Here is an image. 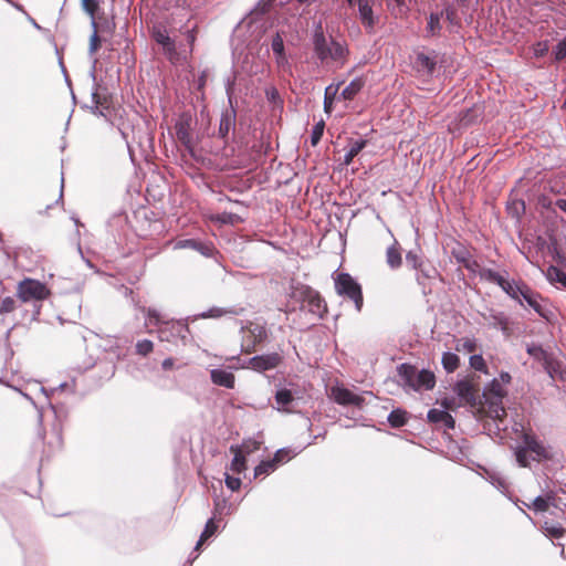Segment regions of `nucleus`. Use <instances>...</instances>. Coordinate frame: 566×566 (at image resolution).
I'll return each mask as SVG.
<instances>
[{
	"label": "nucleus",
	"instance_id": "5701e85b",
	"mask_svg": "<svg viewBox=\"0 0 566 566\" xmlns=\"http://www.w3.org/2000/svg\"><path fill=\"white\" fill-rule=\"evenodd\" d=\"M510 297L518 301L520 304H523L521 298H520V295L523 291L522 287L525 286V283H515L514 281L513 282H510L507 281L505 277L503 279V281L500 283L499 285Z\"/></svg>",
	"mask_w": 566,
	"mask_h": 566
},
{
	"label": "nucleus",
	"instance_id": "f8f14e48",
	"mask_svg": "<svg viewBox=\"0 0 566 566\" xmlns=\"http://www.w3.org/2000/svg\"><path fill=\"white\" fill-rule=\"evenodd\" d=\"M242 331H247L252 338L251 342H247V344L243 345V350L245 353H252L258 344L268 338V331L265 326L256 323H250L247 327H243Z\"/></svg>",
	"mask_w": 566,
	"mask_h": 566
},
{
	"label": "nucleus",
	"instance_id": "0eeeda50",
	"mask_svg": "<svg viewBox=\"0 0 566 566\" xmlns=\"http://www.w3.org/2000/svg\"><path fill=\"white\" fill-rule=\"evenodd\" d=\"M49 294L50 292L45 284L32 279H24L17 289V295L22 302L42 301Z\"/></svg>",
	"mask_w": 566,
	"mask_h": 566
},
{
	"label": "nucleus",
	"instance_id": "e2e57ef3",
	"mask_svg": "<svg viewBox=\"0 0 566 566\" xmlns=\"http://www.w3.org/2000/svg\"><path fill=\"white\" fill-rule=\"evenodd\" d=\"M174 364H175L174 359L169 357V358L164 359L161 367L166 370L171 369L174 367Z\"/></svg>",
	"mask_w": 566,
	"mask_h": 566
},
{
	"label": "nucleus",
	"instance_id": "9d476101",
	"mask_svg": "<svg viewBox=\"0 0 566 566\" xmlns=\"http://www.w3.org/2000/svg\"><path fill=\"white\" fill-rule=\"evenodd\" d=\"M153 36L155 41L163 46V51L169 61L176 63L179 59V54L176 50L175 41L170 39L167 31L163 28H156Z\"/></svg>",
	"mask_w": 566,
	"mask_h": 566
},
{
	"label": "nucleus",
	"instance_id": "473e14b6",
	"mask_svg": "<svg viewBox=\"0 0 566 566\" xmlns=\"http://www.w3.org/2000/svg\"><path fill=\"white\" fill-rule=\"evenodd\" d=\"M542 528L548 537L560 538L565 534V528L557 523L545 521Z\"/></svg>",
	"mask_w": 566,
	"mask_h": 566
},
{
	"label": "nucleus",
	"instance_id": "6ab92c4d",
	"mask_svg": "<svg viewBox=\"0 0 566 566\" xmlns=\"http://www.w3.org/2000/svg\"><path fill=\"white\" fill-rule=\"evenodd\" d=\"M276 409L283 412H291V403L294 401V392L287 388H280L274 396Z\"/></svg>",
	"mask_w": 566,
	"mask_h": 566
},
{
	"label": "nucleus",
	"instance_id": "0e129e2a",
	"mask_svg": "<svg viewBox=\"0 0 566 566\" xmlns=\"http://www.w3.org/2000/svg\"><path fill=\"white\" fill-rule=\"evenodd\" d=\"M556 206L564 212H566V199H558Z\"/></svg>",
	"mask_w": 566,
	"mask_h": 566
},
{
	"label": "nucleus",
	"instance_id": "a878e982",
	"mask_svg": "<svg viewBox=\"0 0 566 566\" xmlns=\"http://www.w3.org/2000/svg\"><path fill=\"white\" fill-rule=\"evenodd\" d=\"M234 114L231 112H226L221 115L219 123V136L221 138H226L230 130L234 127Z\"/></svg>",
	"mask_w": 566,
	"mask_h": 566
},
{
	"label": "nucleus",
	"instance_id": "20e7f679",
	"mask_svg": "<svg viewBox=\"0 0 566 566\" xmlns=\"http://www.w3.org/2000/svg\"><path fill=\"white\" fill-rule=\"evenodd\" d=\"M292 298L301 303L302 310H307L317 317H323L326 313V303L319 293L308 285L298 284L293 287Z\"/></svg>",
	"mask_w": 566,
	"mask_h": 566
},
{
	"label": "nucleus",
	"instance_id": "ea45409f",
	"mask_svg": "<svg viewBox=\"0 0 566 566\" xmlns=\"http://www.w3.org/2000/svg\"><path fill=\"white\" fill-rule=\"evenodd\" d=\"M91 25H92V29H93V33L90 38V46H88V52L91 55L95 54L99 48V44H101V40H99V36H98V31H97V23H96V20L93 19V21H91Z\"/></svg>",
	"mask_w": 566,
	"mask_h": 566
},
{
	"label": "nucleus",
	"instance_id": "680f3d73",
	"mask_svg": "<svg viewBox=\"0 0 566 566\" xmlns=\"http://www.w3.org/2000/svg\"><path fill=\"white\" fill-rule=\"evenodd\" d=\"M178 137L184 144H187L189 140V134L182 129L178 130Z\"/></svg>",
	"mask_w": 566,
	"mask_h": 566
},
{
	"label": "nucleus",
	"instance_id": "5fc2aeb1",
	"mask_svg": "<svg viewBox=\"0 0 566 566\" xmlns=\"http://www.w3.org/2000/svg\"><path fill=\"white\" fill-rule=\"evenodd\" d=\"M464 268L470 271L471 273L475 274V275H479V270H482L483 268L475 261L471 258V260H468V262H465V265Z\"/></svg>",
	"mask_w": 566,
	"mask_h": 566
},
{
	"label": "nucleus",
	"instance_id": "f704fd0d",
	"mask_svg": "<svg viewBox=\"0 0 566 566\" xmlns=\"http://www.w3.org/2000/svg\"><path fill=\"white\" fill-rule=\"evenodd\" d=\"M337 92H338V85L331 84L325 88V94H324V111H325V113H327V114L332 113L333 103H334Z\"/></svg>",
	"mask_w": 566,
	"mask_h": 566
},
{
	"label": "nucleus",
	"instance_id": "c9c22d12",
	"mask_svg": "<svg viewBox=\"0 0 566 566\" xmlns=\"http://www.w3.org/2000/svg\"><path fill=\"white\" fill-rule=\"evenodd\" d=\"M441 363L448 373H453L459 367L460 359L454 353L446 352L442 355Z\"/></svg>",
	"mask_w": 566,
	"mask_h": 566
},
{
	"label": "nucleus",
	"instance_id": "72a5a7b5",
	"mask_svg": "<svg viewBox=\"0 0 566 566\" xmlns=\"http://www.w3.org/2000/svg\"><path fill=\"white\" fill-rule=\"evenodd\" d=\"M546 277L552 283H560L563 286H566V273L557 266H548Z\"/></svg>",
	"mask_w": 566,
	"mask_h": 566
},
{
	"label": "nucleus",
	"instance_id": "bf43d9fd",
	"mask_svg": "<svg viewBox=\"0 0 566 566\" xmlns=\"http://www.w3.org/2000/svg\"><path fill=\"white\" fill-rule=\"evenodd\" d=\"M98 94L97 93H93V101L95 102V106L92 107V112L93 114H96V115H104L103 112L99 109L98 107Z\"/></svg>",
	"mask_w": 566,
	"mask_h": 566
},
{
	"label": "nucleus",
	"instance_id": "f3484780",
	"mask_svg": "<svg viewBox=\"0 0 566 566\" xmlns=\"http://www.w3.org/2000/svg\"><path fill=\"white\" fill-rule=\"evenodd\" d=\"M211 381L214 385L226 387L228 389L234 388V375L228 370L216 368L210 371Z\"/></svg>",
	"mask_w": 566,
	"mask_h": 566
},
{
	"label": "nucleus",
	"instance_id": "a18cd8bd",
	"mask_svg": "<svg viewBox=\"0 0 566 566\" xmlns=\"http://www.w3.org/2000/svg\"><path fill=\"white\" fill-rule=\"evenodd\" d=\"M476 349V342L473 338H462L457 345V350H464L465 353H473Z\"/></svg>",
	"mask_w": 566,
	"mask_h": 566
},
{
	"label": "nucleus",
	"instance_id": "864d4df0",
	"mask_svg": "<svg viewBox=\"0 0 566 566\" xmlns=\"http://www.w3.org/2000/svg\"><path fill=\"white\" fill-rule=\"evenodd\" d=\"M14 308H15V302L12 297H6L1 302L0 312H2V313H10V312L14 311Z\"/></svg>",
	"mask_w": 566,
	"mask_h": 566
},
{
	"label": "nucleus",
	"instance_id": "bb28decb",
	"mask_svg": "<svg viewBox=\"0 0 566 566\" xmlns=\"http://www.w3.org/2000/svg\"><path fill=\"white\" fill-rule=\"evenodd\" d=\"M364 80L360 77L354 78L343 91L342 97L352 101L364 87Z\"/></svg>",
	"mask_w": 566,
	"mask_h": 566
},
{
	"label": "nucleus",
	"instance_id": "393cba45",
	"mask_svg": "<svg viewBox=\"0 0 566 566\" xmlns=\"http://www.w3.org/2000/svg\"><path fill=\"white\" fill-rule=\"evenodd\" d=\"M386 261L391 269H398L402 263L400 248L396 240L386 251Z\"/></svg>",
	"mask_w": 566,
	"mask_h": 566
},
{
	"label": "nucleus",
	"instance_id": "423d86ee",
	"mask_svg": "<svg viewBox=\"0 0 566 566\" xmlns=\"http://www.w3.org/2000/svg\"><path fill=\"white\" fill-rule=\"evenodd\" d=\"M334 282L337 294L353 301L359 312L363 307V292L358 282L348 273H338Z\"/></svg>",
	"mask_w": 566,
	"mask_h": 566
},
{
	"label": "nucleus",
	"instance_id": "69168bd1",
	"mask_svg": "<svg viewBox=\"0 0 566 566\" xmlns=\"http://www.w3.org/2000/svg\"><path fill=\"white\" fill-rule=\"evenodd\" d=\"M231 214L223 213L222 216L218 217V220L226 223L230 220Z\"/></svg>",
	"mask_w": 566,
	"mask_h": 566
},
{
	"label": "nucleus",
	"instance_id": "6e6552de",
	"mask_svg": "<svg viewBox=\"0 0 566 566\" xmlns=\"http://www.w3.org/2000/svg\"><path fill=\"white\" fill-rule=\"evenodd\" d=\"M157 334L161 342H171L175 338H180L186 344L190 329L188 324L180 321H167L157 328Z\"/></svg>",
	"mask_w": 566,
	"mask_h": 566
},
{
	"label": "nucleus",
	"instance_id": "4468645a",
	"mask_svg": "<svg viewBox=\"0 0 566 566\" xmlns=\"http://www.w3.org/2000/svg\"><path fill=\"white\" fill-rule=\"evenodd\" d=\"M526 352L537 361L542 363L545 370L553 377L552 374V357L551 355L538 344L527 345Z\"/></svg>",
	"mask_w": 566,
	"mask_h": 566
},
{
	"label": "nucleus",
	"instance_id": "2f4dec72",
	"mask_svg": "<svg viewBox=\"0 0 566 566\" xmlns=\"http://www.w3.org/2000/svg\"><path fill=\"white\" fill-rule=\"evenodd\" d=\"M387 419L392 428H399L407 423L408 413L402 409H395L389 413Z\"/></svg>",
	"mask_w": 566,
	"mask_h": 566
},
{
	"label": "nucleus",
	"instance_id": "4d7b16f0",
	"mask_svg": "<svg viewBox=\"0 0 566 566\" xmlns=\"http://www.w3.org/2000/svg\"><path fill=\"white\" fill-rule=\"evenodd\" d=\"M494 319H495V324L501 326V328L503 331H505L507 328V323L509 322H507V318L503 314L495 315Z\"/></svg>",
	"mask_w": 566,
	"mask_h": 566
},
{
	"label": "nucleus",
	"instance_id": "603ef678",
	"mask_svg": "<svg viewBox=\"0 0 566 566\" xmlns=\"http://www.w3.org/2000/svg\"><path fill=\"white\" fill-rule=\"evenodd\" d=\"M224 482H226V485L231 491H238L241 486V480L239 478H234L228 473H226Z\"/></svg>",
	"mask_w": 566,
	"mask_h": 566
},
{
	"label": "nucleus",
	"instance_id": "cd10ccee",
	"mask_svg": "<svg viewBox=\"0 0 566 566\" xmlns=\"http://www.w3.org/2000/svg\"><path fill=\"white\" fill-rule=\"evenodd\" d=\"M522 289L523 291L520 295L521 301L524 300L535 312H537L539 315H543L542 306L537 301L538 295L534 293L526 284Z\"/></svg>",
	"mask_w": 566,
	"mask_h": 566
},
{
	"label": "nucleus",
	"instance_id": "49530a36",
	"mask_svg": "<svg viewBox=\"0 0 566 566\" xmlns=\"http://www.w3.org/2000/svg\"><path fill=\"white\" fill-rule=\"evenodd\" d=\"M154 345L153 342L149 339H143L137 342L136 344V353L142 356H147L149 353L153 352Z\"/></svg>",
	"mask_w": 566,
	"mask_h": 566
},
{
	"label": "nucleus",
	"instance_id": "b1692460",
	"mask_svg": "<svg viewBox=\"0 0 566 566\" xmlns=\"http://www.w3.org/2000/svg\"><path fill=\"white\" fill-rule=\"evenodd\" d=\"M454 392L465 402L474 401V389L467 380L458 381L454 386Z\"/></svg>",
	"mask_w": 566,
	"mask_h": 566
},
{
	"label": "nucleus",
	"instance_id": "338daca9",
	"mask_svg": "<svg viewBox=\"0 0 566 566\" xmlns=\"http://www.w3.org/2000/svg\"><path fill=\"white\" fill-rule=\"evenodd\" d=\"M266 95L269 98L273 99L277 95V91L275 88H272L271 91L266 92Z\"/></svg>",
	"mask_w": 566,
	"mask_h": 566
},
{
	"label": "nucleus",
	"instance_id": "ddd939ff",
	"mask_svg": "<svg viewBox=\"0 0 566 566\" xmlns=\"http://www.w3.org/2000/svg\"><path fill=\"white\" fill-rule=\"evenodd\" d=\"M230 451L234 454L231 461L230 470L235 473L243 472L247 469L244 452L250 453L252 449L247 444H243L242 447L231 446Z\"/></svg>",
	"mask_w": 566,
	"mask_h": 566
},
{
	"label": "nucleus",
	"instance_id": "9b49d317",
	"mask_svg": "<svg viewBox=\"0 0 566 566\" xmlns=\"http://www.w3.org/2000/svg\"><path fill=\"white\" fill-rule=\"evenodd\" d=\"M331 396L338 405L343 406L361 407L364 403V398L361 396L356 395L352 390L344 387H333L331 389Z\"/></svg>",
	"mask_w": 566,
	"mask_h": 566
},
{
	"label": "nucleus",
	"instance_id": "4be33fe9",
	"mask_svg": "<svg viewBox=\"0 0 566 566\" xmlns=\"http://www.w3.org/2000/svg\"><path fill=\"white\" fill-rule=\"evenodd\" d=\"M271 48L275 54V61L279 67L284 69L289 65L287 57L285 55L284 42L280 33H276L272 40Z\"/></svg>",
	"mask_w": 566,
	"mask_h": 566
},
{
	"label": "nucleus",
	"instance_id": "1a4fd4ad",
	"mask_svg": "<svg viewBox=\"0 0 566 566\" xmlns=\"http://www.w3.org/2000/svg\"><path fill=\"white\" fill-rule=\"evenodd\" d=\"M282 361V356L277 353L258 355L249 358L242 364V368H251L254 371L263 373L276 368Z\"/></svg>",
	"mask_w": 566,
	"mask_h": 566
},
{
	"label": "nucleus",
	"instance_id": "de8ad7c7",
	"mask_svg": "<svg viewBox=\"0 0 566 566\" xmlns=\"http://www.w3.org/2000/svg\"><path fill=\"white\" fill-rule=\"evenodd\" d=\"M552 500L551 496L548 497H543V496H537L532 505L530 507H532L533 510L537 511V512H544L548 509V505H549V501Z\"/></svg>",
	"mask_w": 566,
	"mask_h": 566
},
{
	"label": "nucleus",
	"instance_id": "3c124183",
	"mask_svg": "<svg viewBox=\"0 0 566 566\" xmlns=\"http://www.w3.org/2000/svg\"><path fill=\"white\" fill-rule=\"evenodd\" d=\"M554 55L556 61H562L566 57V36L554 48Z\"/></svg>",
	"mask_w": 566,
	"mask_h": 566
},
{
	"label": "nucleus",
	"instance_id": "6e6d98bb",
	"mask_svg": "<svg viewBox=\"0 0 566 566\" xmlns=\"http://www.w3.org/2000/svg\"><path fill=\"white\" fill-rule=\"evenodd\" d=\"M457 261L461 264H463V266L465 265V262H468V260H471V256L470 254L462 250V251H459V252H453Z\"/></svg>",
	"mask_w": 566,
	"mask_h": 566
},
{
	"label": "nucleus",
	"instance_id": "c03bdc74",
	"mask_svg": "<svg viewBox=\"0 0 566 566\" xmlns=\"http://www.w3.org/2000/svg\"><path fill=\"white\" fill-rule=\"evenodd\" d=\"M470 366L475 370L488 374L485 360L481 355H472L470 357Z\"/></svg>",
	"mask_w": 566,
	"mask_h": 566
},
{
	"label": "nucleus",
	"instance_id": "79ce46f5",
	"mask_svg": "<svg viewBox=\"0 0 566 566\" xmlns=\"http://www.w3.org/2000/svg\"><path fill=\"white\" fill-rule=\"evenodd\" d=\"M417 271H419V274L417 275V281L419 284H423L422 279H430L437 273L434 268L426 264L424 262L422 266L417 269Z\"/></svg>",
	"mask_w": 566,
	"mask_h": 566
},
{
	"label": "nucleus",
	"instance_id": "c85d7f7f",
	"mask_svg": "<svg viewBox=\"0 0 566 566\" xmlns=\"http://www.w3.org/2000/svg\"><path fill=\"white\" fill-rule=\"evenodd\" d=\"M239 312L234 308H223V307H211L208 311L198 315L200 318H220L224 315H238Z\"/></svg>",
	"mask_w": 566,
	"mask_h": 566
},
{
	"label": "nucleus",
	"instance_id": "774afa93",
	"mask_svg": "<svg viewBox=\"0 0 566 566\" xmlns=\"http://www.w3.org/2000/svg\"><path fill=\"white\" fill-rule=\"evenodd\" d=\"M62 197H63V184L61 185V189H60L57 201L62 200Z\"/></svg>",
	"mask_w": 566,
	"mask_h": 566
},
{
	"label": "nucleus",
	"instance_id": "a211bd4d",
	"mask_svg": "<svg viewBox=\"0 0 566 566\" xmlns=\"http://www.w3.org/2000/svg\"><path fill=\"white\" fill-rule=\"evenodd\" d=\"M284 450H279L272 460L262 461L254 470V476L268 475L274 472L283 461Z\"/></svg>",
	"mask_w": 566,
	"mask_h": 566
},
{
	"label": "nucleus",
	"instance_id": "13d9d810",
	"mask_svg": "<svg viewBox=\"0 0 566 566\" xmlns=\"http://www.w3.org/2000/svg\"><path fill=\"white\" fill-rule=\"evenodd\" d=\"M442 12H443V15H446V19L452 23L454 15H455L454 10L450 7H448Z\"/></svg>",
	"mask_w": 566,
	"mask_h": 566
},
{
	"label": "nucleus",
	"instance_id": "a19ab883",
	"mask_svg": "<svg viewBox=\"0 0 566 566\" xmlns=\"http://www.w3.org/2000/svg\"><path fill=\"white\" fill-rule=\"evenodd\" d=\"M144 311L146 312L147 315V324H154L155 326L159 327L167 322L164 319L161 314L155 308H147Z\"/></svg>",
	"mask_w": 566,
	"mask_h": 566
},
{
	"label": "nucleus",
	"instance_id": "39448f33",
	"mask_svg": "<svg viewBox=\"0 0 566 566\" xmlns=\"http://www.w3.org/2000/svg\"><path fill=\"white\" fill-rule=\"evenodd\" d=\"M506 396V390L497 378H494L483 391V397L489 403V412L492 418L502 421L506 416L505 408L502 405L503 398Z\"/></svg>",
	"mask_w": 566,
	"mask_h": 566
},
{
	"label": "nucleus",
	"instance_id": "2eb2a0df",
	"mask_svg": "<svg viewBox=\"0 0 566 566\" xmlns=\"http://www.w3.org/2000/svg\"><path fill=\"white\" fill-rule=\"evenodd\" d=\"M436 57L424 53H418L413 62L415 70L422 75H431L436 70Z\"/></svg>",
	"mask_w": 566,
	"mask_h": 566
},
{
	"label": "nucleus",
	"instance_id": "f257e3e1",
	"mask_svg": "<svg viewBox=\"0 0 566 566\" xmlns=\"http://www.w3.org/2000/svg\"><path fill=\"white\" fill-rule=\"evenodd\" d=\"M313 49L317 59L324 64L334 63L336 66H343L347 61L348 50L345 43L332 36L326 38L321 24L313 34Z\"/></svg>",
	"mask_w": 566,
	"mask_h": 566
},
{
	"label": "nucleus",
	"instance_id": "c756f323",
	"mask_svg": "<svg viewBox=\"0 0 566 566\" xmlns=\"http://www.w3.org/2000/svg\"><path fill=\"white\" fill-rule=\"evenodd\" d=\"M216 516L209 518L206 523L205 530L202 531L199 541L195 546V551H199L201 545L211 536H213L217 532V524L214 523Z\"/></svg>",
	"mask_w": 566,
	"mask_h": 566
},
{
	"label": "nucleus",
	"instance_id": "7c9ffc66",
	"mask_svg": "<svg viewBox=\"0 0 566 566\" xmlns=\"http://www.w3.org/2000/svg\"><path fill=\"white\" fill-rule=\"evenodd\" d=\"M365 146H366V140H364V139L353 140L349 144L348 150L344 155V164L349 165Z\"/></svg>",
	"mask_w": 566,
	"mask_h": 566
},
{
	"label": "nucleus",
	"instance_id": "58836bf2",
	"mask_svg": "<svg viewBox=\"0 0 566 566\" xmlns=\"http://www.w3.org/2000/svg\"><path fill=\"white\" fill-rule=\"evenodd\" d=\"M479 276L481 280L488 281L490 283H494L500 285V283L503 281L504 276L501 275L499 272H495L491 269L483 268L482 270H479Z\"/></svg>",
	"mask_w": 566,
	"mask_h": 566
},
{
	"label": "nucleus",
	"instance_id": "412c9836",
	"mask_svg": "<svg viewBox=\"0 0 566 566\" xmlns=\"http://www.w3.org/2000/svg\"><path fill=\"white\" fill-rule=\"evenodd\" d=\"M428 420L433 423H441L447 429L454 428V419L453 417L446 410L440 409H430L428 411Z\"/></svg>",
	"mask_w": 566,
	"mask_h": 566
},
{
	"label": "nucleus",
	"instance_id": "8fccbe9b",
	"mask_svg": "<svg viewBox=\"0 0 566 566\" xmlns=\"http://www.w3.org/2000/svg\"><path fill=\"white\" fill-rule=\"evenodd\" d=\"M406 262L407 264L411 265V268L415 270L423 265V261L415 251H409L406 254Z\"/></svg>",
	"mask_w": 566,
	"mask_h": 566
},
{
	"label": "nucleus",
	"instance_id": "f03ea898",
	"mask_svg": "<svg viewBox=\"0 0 566 566\" xmlns=\"http://www.w3.org/2000/svg\"><path fill=\"white\" fill-rule=\"evenodd\" d=\"M521 439L522 444L516 446L514 450L520 467H530L531 460L542 462L553 459L552 448L545 446L532 431H524Z\"/></svg>",
	"mask_w": 566,
	"mask_h": 566
},
{
	"label": "nucleus",
	"instance_id": "09e8293b",
	"mask_svg": "<svg viewBox=\"0 0 566 566\" xmlns=\"http://www.w3.org/2000/svg\"><path fill=\"white\" fill-rule=\"evenodd\" d=\"M83 9L90 14L91 19H95V13L99 7L97 0H82Z\"/></svg>",
	"mask_w": 566,
	"mask_h": 566
},
{
	"label": "nucleus",
	"instance_id": "4c0bfd02",
	"mask_svg": "<svg viewBox=\"0 0 566 566\" xmlns=\"http://www.w3.org/2000/svg\"><path fill=\"white\" fill-rule=\"evenodd\" d=\"M442 17H443V12L430 14V17L428 19V24H427V32L430 35H437L440 33V31L442 29L440 20Z\"/></svg>",
	"mask_w": 566,
	"mask_h": 566
},
{
	"label": "nucleus",
	"instance_id": "37998d69",
	"mask_svg": "<svg viewBox=\"0 0 566 566\" xmlns=\"http://www.w3.org/2000/svg\"><path fill=\"white\" fill-rule=\"evenodd\" d=\"M324 127H325V123L324 120H319L318 123H316L312 129V133H311V144L313 146H316L322 136H323V133H324Z\"/></svg>",
	"mask_w": 566,
	"mask_h": 566
},
{
	"label": "nucleus",
	"instance_id": "052dcab7",
	"mask_svg": "<svg viewBox=\"0 0 566 566\" xmlns=\"http://www.w3.org/2000/svg\"><path fill=\"white\" fill-rule=\"evenodd\" d=\"M511 379H512V377H511V375H510L509 373H506V371H502V373L500 374V378H499V380H500V382L502 384V386H503V385H506V384H510V382H511Z\"/></svg>",
	"mask_w": 566,
	"mask_h": 566
},
{
	"label": "nucleus",
	"instance_id": "aec40b11",
	"mask_svg": "<svg viewBox=\"0 0 566 566\" xmlns=\"http://www.w3.org/2000/svg\"><path fill=\"white\" fill-rule=\"evenodd\" d=\"M358 12L361 23L371 32L375 25V19L373 8L368 0H358Z\"/></svg>",
	"mask_w": 566,
	"mask_h": 566
},
{
	"label": "nucleus",
	"instance_id": "dca6fc26",
	"mask_svg": "<svg viewBox=\"0 0 566 566\" xmlns=\"http://www.w3.org/2000/svg\"><path fill=\"white\" fill-rule=\"evenodd\" d=\"M177 247L184 248V249L196 250L199 253H201L202 255L208 256V258L212 256L213 253L216 252V249L212 243L202 242V241H198L195 239L182 240V241L178 242Z\"/></svg>",
	"mask_w": 566,
	"mask_h": 566
},
{
	"label": "nucleus",
	"instance_id": "e433bc0d",
	"mask_svg": "<svg viewBox=\"0 0 566 566\" xmlns=\"http://www.w3.org/2000/svg\"><path fill=\"white\" fill-rule=\"evenodd\" d=\"M488 479L501 492H509L510 485L506 479L499 472H488Z\"/></svg>",
	"mask_w": 566,
	"mask_h": 566
},
{
	"label": "nucleus",
	"instance_id": "7ed1b4c3",
	"mask_svg": "<svg viewBox=\"0 0 566 566\" xmlns=\"http://www.w3.org/2000/svg\"><path fill=\"white\" fill-rule=\"evenodd\" d=\"M399 382L411 390H431L436 385L434 374L430 370H418L409 364H401L397 368Z\"/></svg>",
	"mask_w": 566,
	"mask_h": 566
}]
</instances>
